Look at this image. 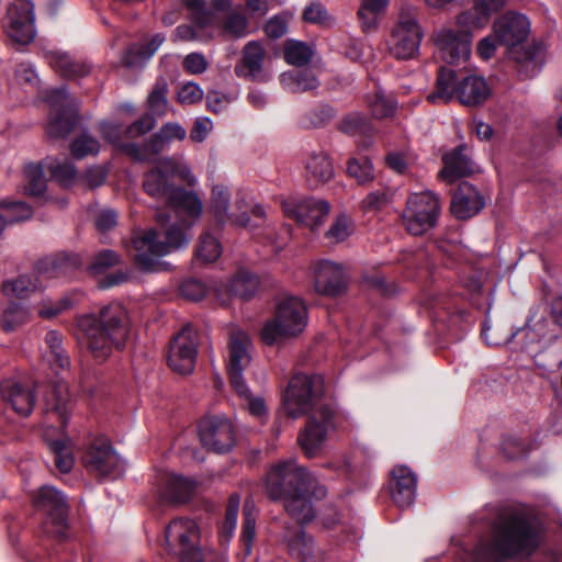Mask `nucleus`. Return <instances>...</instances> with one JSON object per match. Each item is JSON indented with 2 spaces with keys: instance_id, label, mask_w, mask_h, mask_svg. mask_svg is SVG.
<instances>
[{
  "instance_id": "0e129e2a",
  "label": "nucleus",
  "mask_w": 562,
  "mask_h": 562,
  "mask_svg": "<svg viewBox=\"0 0 562 562\" xmlns=\"http://www.w3.org/2000/svg\"><path fill=\"white\" fill-rule=\"evenodd\" d=\"M362 281L369 289L383 296H392L397 291V286L394 282L386 281V279L378 272L363 276Z\"/></svg>"
},
{
  "instance_id": "13d9d810",
  "label": "nucleus",
  "mask_w": 562,
  "mask_h": 562,
  "mask_svg": "<svg viewBox=\"0 0 562 562\" xmlns=\"http://www.w3.org/2000/svg\"><path fill=\"white\" fill-rule=\"evenodd\" d=\"M265 59V49L256 41H251L244 47L243 50V65L250 75L258 74L262 68Z\"/></svg>"
},
{
  "instance_id": "bf43d9fd",
  "label": "nucleus",
  "mask_w": 562,
  "mask_h": 562,
  "mask_svg": "<svg viewBox=\"0 0 562 562\" xmlns=\"http://www.w3.org/2000/svg\"><path fill=\"white\" fill-rule=\"evenodd\" d=\"M249 21L243 12L232 11L222 21L223 31L236 38L248 34Z\"/></svg>"
},
{
  "instance_id": "9b49d317",
  "label": "nucleus",
  "mask_w": 562,
  "mask_h": 562,
  "mask_svg": "<svg viewBox=\"0 0 562 562\" xmlns=\"http://www.w3.org/2000/svg\"><path fill=\"white\" fill-rule=\"evenodd\" d=\"M488 20H483V15L474 4L473 9L461 12L457 16V24L460 30L446 29L438 33L436 44L440 49L441 58L448 64L459 63L467 59L471 52L472 29H480Z\"/></svg>"
},
{
  "instance_id": "774afa93",
  "label": "nucleus",
  "mask_w": 562,
  "mask_h": 562,
  "mask_svg": "<svg viewBox=\"0 0 562 562\" xmlns=\"http://www.w3.org/2000/svg\"><path fill=\"white\" fill-rule=\"evenodd\" d=\"M392 199V193L386 188H380L378 190L371 191L363 199L361 206L362 209L368 211H376L385 206Z\"/></svg>"
},
{
  "instance_id": "a878e982",
  "label": "nucleus",
  "mask_w": 562,
  "mask_h": 562,
  "mask_svg": "<svg viewBox=\"0 0 562 562\" xmlns=\"http://www.w3.org/2000/svg\"><path fill=\"white\" fill-rule=\"evenodd\" d=\"M527 326L525 324L521 328H518L516 331L513 330L512 327L501 328V326L493 327L488 319L486 318L482 324L481 328V337L484 339L487 346L498 347L503 345H508V348L512 352L510 357L513 362L517 366H522L525 361V350L521 346L518 350L516 348L517 342L515 341L516 336H520L524 340L527 337V334L524 333V328Z\"/></svg>"
},
{
  "instance_id": "2f4dec72",
  "label": "nucleus",
  "mask_w": 562,
  "mask_h": 562,
  "mask_svg": "<svg viewBox=\"0 0 562 562\" xmlns=\"http://www.w3.org/2000/svg\"><path fill=\"white\" fill-rule=\"evenodd\" d=\"M49 64L56 72L68 80L83 78L92 70L91 64L82 59H76L67 53H52Z\"/></svg>"
},
{
  "instance_id": "58836bf2",
  "label": "nucleus",
  "mask_w": 562,
  "mask_h": 562,
  "mask_svg": "<svg viewBox=\"0 0 562 562\" xmlns=\"http://www.w3.org/2000/svg\"><path fill=\"white\" fill-rule=\"evenodd\" d=\"M41 278L42 276L36 270L31 274H22L15 280L3 282L2 292L5 295L26 299L42 288Z\"/></svg>"
},
{
  "instance_id": "a19ab883",
  "label": "nucleus",
  "mask_w": 562,
  "mask_h": 562,
  "mask_svg": "<svg viewBox=\"0 0 562 562\" xmlns=\"http://www.w3.org/2000/svg\"><path fill=\"white\" fill-rule=\"evenodd\" d=\"M165 40L166 36L162 33L154 34L148 41L131 47L124 56V61L128 66H135L150 59L162 45Z\"/></svg>"
},
{
  "instance_id": "a18cd8bd",
  "label": "nucleus",
  "mask_w": 562,
  "mask_h": 562,
  "mask_svg": "<svg viewBox=\"0 0 562 562\" xmlns=\"http://www.w3.org/2000/svg\"><path fill=\"white\" fill-rule=\"evenodd\" d=\"M337 113L331 104L319 103L304 114L301 124L305 128H322L329 124Z\"/></svg>"
},
{
  "instance_id": "c03bdc74",
  "label": "nucleus",
  "mask_w": 562,
  "mask_h": 562,
  "mask_svg": "<svg viewBox=\"0 0 562 562\" xmlns=\"http://www.w3.org/2000/svg\"><path fill=\"white\" fill-rule=\"evenodd\" d=\"M48 447L54 457L55 467L61 473L71 471L75 464L72 446L69 439H55L48 442Z\"/></svg>"
},
{
  "instance_id": "4c0bfd02",
  "label": "nucleus",
  "mask_w": 562,
  "mask_h": 562,
  "mask_svg": "<svg viewBox=\"0 0 562 562\" xmlns=\"http://www.w3.org/2000/svg\"><path fill=\"white\" fill-rule=\"evenodd\" d=\"M338 131L348 136L371 137L375 133L374 124L362 112H350L342 116Z\"/></svg>"
},
{
  "instance_id": "69168bd1",
  "label": "nucleus",
  "mask_w": 562,
  "mask_h": 562,
  "mask_svg": "<svg viewBox=\"0 0 562 562\" xmlns=\"http://www.w3.org/2000/svg\"><path fill=\"white\" fill-rule=\"evenodd\" d=\"M156 125V117L151 113H145L139 119L131 123L124 130L127 138H136L150 132Z\"/></svg>"
},
{
  "instance_id": "79ce46f5",
  "label": "nucleus",
  "mask_w": 562,
  "mask_h": 562,
  "mask_svg": "<svg viewBox=\"0 0 562 562\" xmlns=\"http://www.w3.org/2000/svg\"><path fill=\"white\" fill-rule=\"evenodd\" d=\"M45 344L49 349V364L56 373L70 367V358L63 348V335L57 330H49L45 335Z\"/></svg>"
},
{
  "instance_id": "1a4fd4ad",
  "label": "nucleus",
  "mask_w": 562,
  "mask_h": 562,
  "mask_svg": "<svg viewBox=\"0 0 562 562\" xmlns=\"http://www.w3.org/2000/svg\"><path fill=\"white\" fill-rule=\"evenodd\" d=\"M251 345L248 334L243 330L231 333L228 339V360L226 364L227 376L232 389L248 401V408L251 415L261 417L266 415L267 408L261 397H252L246 384L243 372L249 366L251 357L249 347Z\"/></svg>"
},
{
  "instance_id": "72a5a7b5",
  "label": "nucleus",
  "mask_w": 562,
  "mask_h": 562,
  "mask_svg": "<svg viewBox=\"0 0 562 562\" xmlns=\"http://www.w3.org/2000/svg\"><path fill=\"white\" fill-rule=\"evenodd\" d=\"M305 170L306 181L311 189H316L328 182L334 176L333 162L324 153L311 155L306 161Z\"/></svg>"
},
{
  "instance_id": "0eeeda50",
  "label": "nucleus",
  "mask_w": 562,
  "mask_h": 562,
  "mask_svg": "<svg viewBox=\"0 0 562 562\" xmlns=\"http://www.w3.org/2000/svg\"><path fill=\"white\" fill-rule=\"evenodd\" d=\"M307 324V307L304 301L294 295H285L276 305L274 315L268 319L260 331V338L267 346H273L301 334Z\"/></svg>"
},
{
  "instance_id": "412c9836",
  "label": "nucleus",
  "mask_w": 562,
  "mask_h": 562,
  "mask_svg": "<svg viewBox=\"0 0 562 562\" xmlns=\"http://www.w3.org/2000/svg\"><path fill=\"white\" fill-rule=\"evenodd\" d=\"M186 130L178 123H166L142 145H125L126 155L135 161H149L153 157L165 151L173 140L186 138Z\"/></svg>"
},
{
  "instance_id": "6ab92c4d",
  "label": "nucleus",
  "mask_w": 562,
  "mask_h": 562,
  "mask_svg": "<svg viewBox=\"0 0 562 562\" xmlns=\"http://www.w3.org/2000/svg\"><path fill=\"white\" fill-rule=\"evenodd\" d=\"M82 464L88 472L98 476H117L123 471L122 460L111 441L97 437L90 441L82 454Z\"/></svg>"
},
{
  "instance_id": "dca6fc26",
  "label": "nucleus",
  "mask_w": 562,
  "mask_h": 562,
  "mask_svg": "<svg viewBox=\"0 0 562 562\" xmlns=\"http://www.w3.org/2000/svg\"><path fill=\"white\" fill-rule=\"evenodd\" d=\"M423 36L416 15L411 10H402L390 36V54L398 60L416 58Z\"/></svg>"
},
{
  "instance_id": "f704fd0d",
  "label": "nucleus",
  "mask_w": 562,
  "mask_h": 562,
  "mask_svg": "<svg viewBox=\"0 0 562 562\" xmlns=\"http://www.w3.org/2000/svg\"><path fill=\"white\" fill-rule=\"evenodd\" d=\"M195 491V483L182 475H171L161 493V497L170 504L188 503Z\"/></svg>"
},
{
  "instance_id": "6e6d98bb",
  "label": "nucleus",
  "mask_w": 562,
  "mask_h": 562,
  "mask_svg": "<svg viewBox=\"0 0 562 562\" xmlns=\"http://www.w3.org/2000/svg\"><path fill=\"white\" fill-rule=\"evenodd\" d=\"M47 169L52 179L63 187H70L77 178V169L75 165L68 160H53L48 164Z\"/></svg>"
},
{
  "instance_id": "9d476101",
  "label": "nucleus",
  "mask_w": 562,
  "mask_h": 562,
  "mask_svg": "<svg viewBox=\"0 0 562 562\" xmlns=\"http://www.w3.org/2000/svg\"><path fill=\"white\" fill-rule=\"evenodd\" d=\"M422 304L428 311L435 329L448 341L461 340L471 327V315L459 308L451 296L427 293Z\"/></svg>"
},
{
  "instance_id": "7c9ffc66",
  "label": "nucleus",
  "mask_w": 562,
  "mask_h": 562,
  "mask_svg": "<svg viewBox=\"0 0 562 562\" xmlns=\"http://www.w3.org/2000/svg\"><path fill=\"white\" fill-rule=\"evenodd\" d=\"M467 150V146L462 144L443 155V169L440 171L443 179L454 181L474 172V164L468 156Z\"/></svg>"
},
{
  "instance_id": "ea45409f",
  "label": "nucleus",
  "mask_w": 562,
  "mask_h": 562,
  "mask_svg": "<svg viewBox=\"0 0 562 562\" xmlns=\"http://www.w3.org/2000/svg\"><path fill=\"white\" fill-rule=\"evenodd\" d=\"M260 279L258 274L247 269H239L234 274L231 283V292L233 295L241 300H250L259 290Z\"/></svg>"
},
{
  "instance_id": "c85d7f7f",
  "label": "nucleus",
  "mask_w": 562,
  "mask_h": 562,
  "mask_svg": "<svg viewBox=\"0 0 562 562\" xmlns=\"http://www.w3.org/2000/svg\"><path fill=\"white\" fill-rule=\"evenodd\" d=\"M83 266L80 255L68 251H60L38 260L35 265L36 271L43 278L69 277Z\"/></svg>"
},
{
  "instance_id": "c756f323",
  "label": "nucleus",
  "mask_w": 562,
  "mask_h": 562,
  "mask_svg": "<svg viewBox=\"0 0 562 562\" xmlns=\"http://www.w3.org/2000/svg\"><path fill=\"white\" fill-rule=\"evenodd\" d=\"M491 95V88L483 77L468 75L456 86V97L467 106L483 104Z\"/></svg>"
},
{
  "instance_id": "e433bc0d",
  "label": "nucleus",
  "mask_w": 562,
  "mask_h": 562,
  "mask_svg": "<svg viewBox=\"0 0 562 562\" xmlns=\"http://www.w3.org/2000/svg\"><path fill=\"white\" fill-rule=\"evenodd\" d=\"M165 201L177 211L184 212L193 218L202 213V203L196 193L187 191L181 186H176Z\"/></svg>"
},
{
  "instance_id": "e2e57ef3",
  "label": "nucleus",
  "mask_w": 562,
  "mask_h": 562,
  "mask_svg": "<svg viewBox=\"0 0 562 562\" xmlns=\"http://www.w3.org/2000/svg\"><path fill=\"white\" fill-rule=\"evenodd\" d=\"M119 262L120 257L114 250L103 249L93 256L88 270L92 274H102Z\"/></svg>"
},
{
  "instance_id": "5fc2aeb1",
  "label": "nucleus",
  "mask_w": 562,
  "mask_h": 562,
  "mask_svg": "<svg viewBox=\"0 0 562 562\" xmlns=\"http://www.w3.org/2000/svg\"><path fill=\"white\" fill-rule=\"evenodd\" d=\"M499 449L503 457L509 461L522 459L527 453L525 439L512 432L503 436Z\"/></svg>"
},
{
  "instance_id": "4468645a",
  "label": "nucleus",
  "mask_w": 562,
  "mask_h": 562,
  "mask_svg": "<svg viewBox=\"0 0 562 562\" xmlns=\"http://www.w3.org/2000/svg\"><path fill=\"white\" fill-rule=\"evenodd\" d=\"M492 32L501 46L507 49L509 59L517 64L527 61V18L508 11L493 22Z\"/></svg>"
},
{
  "instance_id": "aec40b11",
  "label": "nucleus",
  "mask_w": 562,
  "mask_h": 562,
  "mask_svg": "<svg viewBox=\"0 0 562 562\" xmlns=\"http://www.w3.org/2000/svg\"><path fill=\"white\" fill-rule=\"evenodd\" d=\"M201 443L214 453H226L236 443L234 426L227 417L205 416L198 425Z\"/></svg>"
},
{
  "instance_id": "338daca9",
  "label": "nucleus",
  "mask_w": 562,
  "mask_h": 562,
  "mask_svg": "<svg viewBox=\"0 0 562 562\" xmlns=\"http://www.w3.org/2000/svg\"><path fill=\"white\" fill-rule=\"evenodd\" d=\"M25 318V310L20 302H10L3 313L2 328L4 331L13 330Z\"/></svg>"
},
{
  "instance_id": "603ef678",
  "label": "nucleus",
  "mask_w": 562,
  "mask_h": 562,
  "mask_svg": "<svg viewBox=\"0 0 562 562\" xmlns=\"http://www.w3.org/2000/svg\"><path fill=\"white\" fill-rule=\"evenodd\" d=\"M368 106L373 117L386 119L395 113L396 101L393 97H387L381 90H378L373 97L369 98Z\"/></svg>"
},
{
  "instance_id": "20e7f679",
  "label": "nucleus",
  "mask_w": 562,
  "mask_h": 562,
  "mask_svg": "<svg viewBox=\"0 0 562 562\" xmlns=\"http://www.w3.org/2000/svg\"><path fill=\"white\" fill-rule=\"evenodd\" d=\"M77 328L80 341L97 363L105 362L114 350H123L130 337L127 312L116 302L78 317Z\"/></svg>"
},
{
  "instance_id": "4be33fe9",
  "label": "nucleus",
  "mask_w": 562,
  "mask_h": 562,
  "mask_svg": "<svg viewBox=\"0 0 562 562\" xmlns=\"http://www.w3.org/2000/svg\"><path fill=\"white\" fill-rule=\"evenodd\" d=\"M196 355V334L187 325L170 341L167 363L172 371L189 374L194 369Z\"/></svg>"
},
{
  "instance_id": "bb28decb",
  "label": "nucleus",
  "mask_w": 562,
  "mask_h": 562,
  "mask_svg": "<svg viewBox=\"0 0 562 562\" xmlns=\"http://www.w3.org/2000/svg\"><path fill=\"white\" fill-rule=\"evenodd\" d=\"M390 493L393 503L401 509L409 507L416 496L417 476L406 465H397L391 472Z\"/></svg>"
},
{
  "instance_id": "c9c22d12",
  "label": "nucleus",
  "mask_w": 562,
  "mask_h": 562,
  "mask_svg": "<svg viewBox=\"0 0 562 562\" xmlns=\"http://www.w3.org/2000/svg\"><path fill=\"white\" fill-rule=\"evenodd\" d=\"M459 82L458 72L453 69L440 66L437 70L435 90L427 95V101L449 102L456 95V86Z\"/></svg>"
},
{
  "instance_id": "4d7b16f0",
  "label": "nucleus",
  "mask_w": 562,
  "mask_h": 562,
  "mask_svg": "<svg viewBox=\"0 0 562 562\" xmlns=\"http://www.w3.org/2000/svg\"><path fill=\"white\" fill-rule=\"evenodd\" d=\"M99 151V140L87 133L80 134L70 144V153L76 159H83L89 155L97 156Z\"/></svg>"
},
{
  "instance_id": "680f3d73",
  "label": "nucleus",
  "mask_w": 562,
  "mask_h": 562,
  "mask_svg": "<svg viewBox=\"0 0 562 562\" xmlns=\"http://www.w3.org/2000/svg\"><path fill=\"white\" fill-rule=\"evenodd\" d=\"M256 537V518L247 509L244 508L243 526L240 532V544L245 557L252 552V544Z\"/></svg>"
},
{
  "instance_id": "a211bd4d",
  "label": "nucleus",
  "mask_w": 562,
  "mask_h": 562,
  "mask_svg": "<svg viewBox=\"0 0 562 562\" xmlns=\"http://www.w3.org/2000/svg\"><path fill=\"white\" fill-rule=\"evenodd\" d=\"M8 38L19 45L32 43L36 35L34 4L30 0H15L7 12L3 23Z\"/></svg>"
},
{
  "instance_id": "f257e3e1",
  "label": "nucleus",
  "mask_w": 562,
  "mask_h": 562,
  "mask_svg": "<svg viewBox=\"0 0 562 562\" xmlns=\"http://www.w3.org/2000/svg\"><path fill=\"white\" fill-rule=\"evenodd\" d=\"M324 379L319 374L296 373L289 381L283 396L288 416L296 418L312 412L297 441L304 454L314 458L329 434L336 431L341 416L334 404L321 403Z\"/></svg>"
},
{
  "instance_id": "423d86ee",
  "label": "nucleus",
  "mask_w": 562,
  "mask_h": 562,
  "mask_svg": "<svg viewBox=\"0 0 562 562\" xmlns=\"http://www.w3.org/2000/svg\"><path fill=\"white\" fill-rule=\"evenodd\" d=\"M33 508L40 519V532L58 544L70 539L69 506L66 496L57 488L44 485L32 496Z\"/></svg>"
},
{
  "instance_id": "f3484780",
  "label": "nucleus",
  "mask_w": 562,
  "mask_h": 562,
  "mask_svg": "<svg viewBox=\"0 0 562 562\" xmlns=\"http://www.w3.org/2000/svg\"><path fill=\"white\" fill-rule=\"evenodd\" d=\"M68 91L65 86L52 89L46 94V101L52 105L47 134L54 138L68 136L79 123V110L72 102L67 101Z\"/></svg>"
},
{
  "instance_id": "37998d69",
  "label": "nucleus",
  "mask_w": 562,
  "mask_h": 562,
  "mask_svg": "<svg viewBox=\"0 0 562 562\" xmlns=\"http://www.w3.org/2000/svg\"><path fill=\"white\" fill-rule=\"evenodd\" d=\"M549 512L548 506H541L539 509L529 507V552L544 539Z\"/></svg>"
},
{
  "instance_id": "052dcab7",
  "label": "nucleus",
  "mask_w": 562,
  "mask_h": 562,
  "mask_svg": "<svg viewBox=\"0 0 562 562\" xmlns=\"http://www.w3.org/2000/svg\"><path fill=\"white\" fill-rule=\"evenodd\" d=\"M99 132L102 138L114 146L117 150L126 155L125 145H134L133 142H123L122 134L124 131L116 123L110 121H102L99 123Z\"/></svg>"
},
{
  "instance_id": "7ed1b4c3",
  "label": "nucleus",
  "mask_w": 562,
  "mask_h": 562,
  "mask_svg": "<svg viewBox=\"0 0 562 562\" xmlns=\"http://www.w3.org/2000/svg\"><path fill=\"white\" fill-rule=\"evenodd\" d=\"M36 394H42V414L46 423H57L65 430L70 417L72 404L66 383L63 380L46 384L25 385L14 380H3L0 384V397L14 413L22 417L31 415L35 407Z\"/></svg>"
},
{
  "instance_id": "6e6552de",
  "label": "nucleus",
  "mask_w": 562,
  "mask_h": 562,
  "mask_svg": "<svg viewBox=\"0 0 562 562\" xmlns=\"http://www.w3.org/2000/svg\"><path fill=\"white\" fill-rule=\"evenodd\" d=\"M136 254L135 266L144 272L156 271L159 261L157 258L168 255L172 249H178L189 244L184 229L175 224L162 236L155 229L146 231L142 236L133 239Z\"/></svg>"
},
{
  "instance_id": "09e8293b",
  "label": "nucleus",
  "mask_w": 562,
  "mask_h": 562,
  "mask_svg": "<svg viewBox=\"0 0 562 562\" xmlns=\"http://www.w3.org/2000/svg\"><path fill=\"white\" fill-rule=\"evenodd\" d=\"M548 47L543 38H533L529 43V79L539 76L548 64Z\"/></svg>"
},
{
  "instance_id": "ddd939ff",
  "label": "nucleus",
  "mask_w": 562,
  "mask_h": 562,
  "mask_svg": "<svg viewBox=\"0 0 562 562\" xmlns=\"http://www.w3.org/2000/svg\"><path fill=\"white\" fill-rule=\"evenodd\" d=\"M199 538V527L190 518H176L165 529L167 549L179 562H207L210 553L196 544Z\"/></svg>"
},
{
  "instance_id": "39448f33",
  "label": "nucleus",
  "mask_w": 562,
  "mask_h": 562,
  "mask_svg": "<svg viewBox=\"0 0 562 562\" xmlns=\"http://www.w3.org/2000/svg\"><path fill=\"white\" fill-rule=\"evenodd\" d=\"M527 550V507L503 510L492 525L491 537L475 549L474 562H508Z\"/></svg>"
},
{
  "instance_id": "49530a36",
  "label": "nucleus",
  "mask_w": 562,
  "mask_h": 562,
  "mask_svg": "<svg viewBox=\"0 0 562 562\" xmlns=\"http://www.w3.org/2000/svg\"><path fill=\"white\" fill-rule=\"evenodd\" d=\"M220 233L221 231L218 233L214 231V234L205 232L200 236L195 249V256L198 259L205 263H212L218 259L222 254V246L217 237Z\"/></svg>"
},
{
  "instance_id": "393cba45",
  "label": "nucleus",
  "mask_w": 562,
  "mask_h": 562,
  "mask_svg": "<svg viewBox=\"0 0 562 562\" xmlns=\"http://www.w3.org/2000/svg\"><path fill=\"white\" fill-rule=\"evenodd\" d=\"M229 199L231 194L226 187L220 184L213 187L210 204L214 217L213 231L218 233L224 228L227 222L240 227L257 226V224L251 223L250 215L247 211H241L239 214H229Z\"/></svg>"
},
{
  "instance_id": "5701e85b",
  "label": "nucleus",
  "mask_w": 562,
  "mask_h": 562,
  "mask_svg": "<svg viewBox=\"0 0 562 562\" xmlns=\"http://www.w3.org/2000/svg\"><path fill=\"white\" fill-rule=\"evenodd\" d=\"M284 214L297 224L315 231L328 216L330 205L326 200L307 196L291 199L282 203Z\"/></svg>"
},
{
  "instance_id": "3c124183",
  "label": "nucleus",
  "mask_w": 562,
  "mask_h": 562,
  "mask_svg": "<svg viewBox=\"0 0 562 562\" xmlns=\"http://www.w3.org/2000/svg\"><path fill=\"white\" fill-rule=\"evenodd\" d=\"M168 83L165 78H158L156 83L147 98V105L149 113L157 116H162L166 113L168 100Z\"/></svg>"
},
{
  "instance_id": "de8ad7c7",
  "label": "nucleus",
  "mask_w": 562,
  "mask_h": 562,
  "mask_svg": "<svg viewBox=\"0 0 562 562\" xmlns=\"http://www.w3.org/2000/svg\"><path fill=\"white\" fill-rule=\"evenodd\" d=\"M284 60L293 66L302 67L307 65L313 57V49L307 43L288 40L283 49Z\"/></svg>"
},
{
  "instance_id": "f8f14e48",
  "label": "nucleus",
  "mask_w": 562,
  "mask_h": 562,
  "mask_svg": "<svg viewBox=\"0 0 562 562\" xmlns=\"http://www.w3.org/2000/svg\"><path fill=\"white\" fill-rule=\"evenodd\" d=\"M441 216V203L431 191L411 193L402 213L406 232L413 236H422L434 229Z\"/></svg>"
},
{
  "instance_id": "cd10ccee",
  "label": "nucleus",
  "mask_w": 562,
  "mask_h": 562,
  "mask_svg": "<svg viewBox=\"0 0 562 562\" xmlns=\"http://www.w3.org/2000/svg\"><path fill=\"white\" fill-rule=\"evenodd\" d=\"M485 206V200L479 190L469 182H462L451 199L450 211L460 221L479 214Z\"/></svg>"
},
{
  "instance_id": "b1692460",
  "label": "nucleus",
  "mask_w": 562,
  "mask_h": 562,
  "mask_svg": "<svg viewBox=\"0 0 562 562\" xmlns=\"http://www.w3.org/2000/svg\"><path fill=\"white\" fill-rule=\"evenodd\" d=\"M313 274L315 290L322 295L338 297L348 290V277L340 263L318 260L313 267Z\"/></svg>"
},
{
  "instance_id": "f03ea898",
  "label": "nucleus",
  "mask_w": 562,
  "mask_h": 562,
  "mask_svg": "<svg viewBox=\"0 0 562 562\" xmlns=\"http://www.w3.org/2000/svg\"><path fill=\"white\" fill-rule=\"evenodd\" d=\"M266 491L269 498L284 501L286 513L300 526L314 519L311 499H322L327 493L325 486L294 459L280 461L270 468L266 477Z\"/></svg>"
},
{
  "instance_id": "473e14b6",
  "label": "nucleus",
  "mask_w": 562,
  "mask_h": 562,
  "mask_svg": "<svg viewBox=\"0 0 562 562\" xmlns=\"http://www.w3.org/2000/svg\"><path fill=\"white\" fill-rule=\"evenodd\" d=\"M283 540L286 542L289 553L301 562H308L313 553V540L297 526H284Z\"/></svg>"
},
{
  "instance_id": "2eb2a0df",
  "label": "nucleus",
  "mask_w": 562,
  "mask_h": 562,
  "mask_svg": "<svg viewBox=\"0 0 562 562\" xmlns=\"http://www.w3.org/2000/svg\"><path fill=\"white\" fill-rule=\"evenodd\" d=\"M177 180H181L189 186H193L195 182L194 177L186 165L171 158H166L144 175L143 189L153 198L166 200L177 186Z\"/></svg>"
},
{
  "instance_id": "8fccbe9b",
  "label": "nucleus",
  "mask_w": 562,
  "mask_h": 562,
  "mask_svg": "<svg viewBox=\"0 0 562 562\" xmlns=\"http://www.w3.org/2000/svg\"><path fill=\"white\" fill-rule=\"evenodd\" d=\"M24 173L27 180L25 187L26 194L31 196L43 195L47 187L43 166L41 164H27L24 168Z\"/></svg>"
},
{
  "instance_id": "864d4df0",
  "label": "nucleus",
  "mask_w": 562,
  "mask_h": 562,
  "mask_svg": "<svg viewBox=\"0 0 562 562\" xmlns=\"http://www.w3.org/2000/svg\"><path fill=\"white\" fill-rule=\"evenodd\" d=\"M347 173L362 186L374 179L373 165L368 157L350 158L347 162Z\"/></svg>"
}]
</instances>
